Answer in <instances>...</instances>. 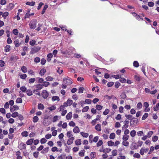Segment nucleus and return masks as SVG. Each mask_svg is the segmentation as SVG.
<instances>
[{"instance_id":"f257e3e1","label":"nucleus","mask_w":159,"mask_h":159,"mask_svg":"<svg viewBox=\"0 0 159 159\" xmlns=\"http://www.w3.org/2000/svg\"><path fill=\"white\" fill-rule=\"evenodd\" d=\"M41 48L40 47H34L31 48V50L30 52V54H34L35 53L38 52Z\"/></svg>"},{"instance_id":"f03ea898","label":"nucleus","mask_w":159,"mask_h":159,"mask_svg":"<svg viewBox=\"0 0 159 159\" xmlns=\"http://www.w3.org/2000/svg\"><path fill=\"white\" fill-rule=\"evenodd\" d=\"M36 24L37 22L36 20L31 21L29 24L30 28L31 29H35L36 27Z\"/></svg>"},{"instance_id":"7ed1b4c3","label":"nucleus","mask_w":159,"mask_h":159,"mask_svg":"<svg viewBox=\"0 0 159 159\" xmlns=\"http://www.w3.org/2000/svg\"><path fill=\"white\" fill-rule=\"evenodd\" d=\"M138 122V119L135 118H133L130 120V125L131 126H133L135 124H137Z\"/></svg>"},{"instance_id":"20e7f679","label":"nucleus","mask_w":159,"mask_h":159,"mask_svg":"<svg viewBox=\"0 0 159 159\" xmlns=\"http://www.w3.org/2000/svg\"><path fill=\"white\" fill-rule=\"evenodd\" d=\"M63 83L68 85L71 84L72 83V82L70 78H64L63 79Z\"/></svg>"},{"instance_id":"39448f33","label":"nucleus","mask_w":159,"mask_h":159,"mask_svg":"<svg viewBox=\"0 0 159 159\" xmlns=\"http://www.w3.org/2000/svg\"><path fill=\"white\" fill-rule=\"evenodd\" d=\"M42 95L44 99H46L48 95V93L46 90H43L42 92Z\"/></svg>"},{"instance_id":"423d86ee","label":"nucleus","mask_w":159,"mask_h":159,"mask_svg":"<svg viewBox=\"0 0 159 159\" xmlns=\"http://www.w3.org/2000/svg\"><path fill=\"white\" fill-rule=\"evenodd\" d=\"M43 88V85H42L40 84H38L36 85V89L34 90L33 92H34L36 91V92H39L38 91L39 90H40L42 89Z\"/></svg>"},{"instance_id":"0eeeda50","label":"nucleus","mask_w":159,"mask_h":159,"mask_svg":"<svg viewBox=\"0 0 159 159\" xmlns=\"http://www.w3.org/2000/svg\"><path fill=\"white\" fill-rule=\"evenodd\" d=\"M18 148L20 150L26 149V145L23 143L21 142L18 146Z\"/></svg>"},{"instance_id":"6e6552de","label":"nucleus","mask_w":159,"mask_h":159,"mask_svg":"<svg viewBox=\"0 0 159 159\" xmlns=\"http://www.w3.org/2000/svg\"><path fill=\"white\" fill-rule=\"evenodd\" d=\"M74 139V138L73 137H71L70 138L68 139L67 143L68 145H70L73 143V141Z\"/></svg>"},{"instance_id":"1a4fd4ad","label":"nucleus","mask_w":159,"mask_h":159,"mask_svg":"<svg viewBox=\"0 0 159 159\" xmlns=\"http://www.w3.org/2000/svg\"><path fill=\"white\" fill-rule=\"evenodd\" d=\"M46 72V70L45 69L43 68L41 69L39 72V74L41 76L43 75Z\"/></svg>"},{"instance_id":"9d476101","label":"nucleus","mask_w":159,"mask_h":159,"mask_svg":"<svg viewBox=\"0 0 159 159\" xmlns=\"http://www.w3.org/2000/svg\"><path fill=\"white\" fill-rule=\"evenodd\" d=\"M72 117V113L70 112L68 113L66 116V118L67 120H69L71 119Z\"/></svg>"},{"instance_id":"9b49d317","label":"nucleus","mask_w":159,"mask_h":159,"mask_svg":"<svg viewBox=\"0 0 159 159\" xmlns=\"http://www.w3.org/2000/svg\"><path fill=\"white\" fill-rule=\"evenodd\" d=\"M73 131L75 133H79L80 130L78 126H75L73 129Z\"/></svg>"},{"instance_id":"f8f14e48","label":"nucleus","mask_w":159,"mask_h":159,"mask_svg":"<svg viewBox=\"0 0 159 159\" xmlns=\"http://www.w3.org/2000/svg\"><path fill=\"white\" fill-rule=\"evenodd\" d=\"M132 14L133 16L139 20H140V19L141 18V16H139L135 13V12H133Z\"/></svg>"},{"instance_id":"ddd939ff","label":"nucleus","mask_w":159,"mask_h":159,"mask_svg":"<svg viewBox=\"0 0 159 159\" xmlns=\"http://www.w3.org/2000/svg\"><path fill=\"white\" fill-rule=\"evenodd\" d=\"M126 157L125 156H122V153L119 154V156L117 157L118 159H125Z\"/></svg>"},{"instance_id":"4468645a","label":"nucleus","mask_w":159,"mask_h":159,"mask_svg":"<svg viewBox=\"0 0 159 159\" xmlns=\"http://www.w3.org/2000/svg\"><path fill=\"white\" fill-rule=\"evenodd\" d=\"M95 129L98 131H100L101 130V125L99 124H97L95 126Z\"/></svg>"},{"instance_id":"2eb2a0df","label":"nucleus","mask_w":159,"mask_h":159,"mask_svg":"<svg viewBox=\"0 0 159 159\" xmlns=\"http://www.w3.org/2000/svg\"><path fill=\"white\" fill-rule=\"evenodd\" d=\"M14 43L15 44V47H18L20 46V43L19 42L18 39H16L14 41Z\"/></svg>"},{"instance_id":"dca6fc26","label":"nucleus","mask_w":159,"mask_h":159,"mask_svg":"<svg viewBox=\"0 0 159 159\" xmlns=\"http://www.w3.org/2000/svg\"><path fill=\"white\" fill-rule=\"evenodd\" d=\"M49 148L48 147H47L46 148H45L43 149V150L42 151L41 153L43 154L46 153L47 152H48Z\"/></svg>"},{"instance_id":"f3484780","label":"nucleus","mask_w":159,"mask_h":159,"mask_svg":"<svg viewBox=\"0 0 159 159\" xmlns=\"http://www.w3.org/2000/svg\"><path fill=\"white\" fill-rule=\"evenodd\" d=\"M10 46L9 45H7L5 47V50L6 52H9L10 50Z\"/></svg>"},{"instance_id":"a211bd4d","label":"nucleus","mask_w":159,"mask_h":159,"mask_svg":"<svg viewBox=\"0 0 159 159\" xmlns=\"http://www.w3.org/2000/svg\"><path fill=\"white\" fill-rule=\"evenodd\" d=\"M136 134V132L135 130H132L130 132V134L132 137H134Z\"/></svg>"},{"instance_id":"6ab92c4d","label":"nucleus","mask_w":159,"mask_h":159,"mask_svg":"<svg viewBox=\"0 0 159 159\" xmlns=\"http://www.w3.org/2000/svg\"><path fill=\"white\" fill-rule=\"evenodd\" d=\"M26 4L27 5L32 6H34L35 5V2L33 1L31 2H26Z\"/></svg>"},{"instance_id":"aec40b11","label":"nucleus","mask_w":159,"mask_h":159,"mask_svg":"<svg viewBox=\"0 0 159 159\" xmlns=\"http://www.w3.org/2000/svg\"><path fill=\"white\" fill-rule=\"evenodd\" d=\"M38 108L39 110H43L44 108L43 105L41 103H39L38 105Z\"/></svg>"},{"instance_id":"412c9836","label":"nucleus","mask_w":159,"mask_h":159,"mask_svg":"<svg viewBox=\"0 0 159 159\" xmlns=\"http://www.w3.org/2000/svg\"><path fill=\"white\" fill-rule=\"evenodd\" d=\"M21 70L24 73H26L27 71V68L24 66H23L21 67Z\"/></svg>"},{"instance_id":"4be33fe9","label":"nucleus","mask_w":159,"mask_h":159,"mask_svg":"<svg viewBox=\"0 0 159 159\" xmlns=\"http://www.w3.org/2000/svg\"><path fill=\"white\" fill-rule=\"evenodd\" d=\"M75 144L76 145H79L81 144V141L80 139H78L75 141Z\"/></svg>"},{"instance_id":"5701e85b","label":"nucleus","mask_w":159,"mask_h":159,"mask_svg":"<svg viewBox=\"0 0 159 159\" xmlns=\"http://www.w3.org/2000/svg\"><path fill=\"white\" fill-rule=\"evenodd\" d=\"M33 143V139H30L28 140L26 142V144L28 145H30L32 144Z\"/></svg>"},{"instance_id":"b1692460","label":"nucleus","mask_w":159,"mask_h":159,"mask_svg":"<svg viewBox=\"0 0 159 159\" xmlns=\"http://www.w3.org/2000/svg\"><path fill=\"white\" fill-rule=\"evenodd\" d=\"M80 134L81 135L84 137L87 138L89 136V134L88 133H84L83 132H81Z\"/></svg>"},{"instance_id":"393cba45","label":"nucleus","mask_w":159,"mask_h":159,"mask_svg":"<svg viewBox=\"0 0 159 159\" xmlns=\"http://www.w3.org/2000/svg\"><path fill=\"white\" fill-rule=\"evenodd\" d=\"M85 152V151L84 150H81L79 153V155L81 157L84 156Z\"/></svg>"},{"instance_id":"a878e982","label":"nucleus","mask_w":159,"mask_h":159,"mask_svg":"<svg viewBox=\"0 0 159 159\" xmlns=\"http://www.w3.org/2000/svg\"><path fill=\"white\" fill-rule=\"evenodd\" d=\"M52 101H54L56 100L59 101L60 99L58 96H54L52 97Z\"/></svg>"},{"instance_id":"bb28decb","label":"nucleus","mask_w":159,"mask_h":159,"mask_svg":"<svg viewBox=\"0 0 159 159\" xmlns=\"http://www.w3.org/2000/svg\"><path fill=\"white\" fill-rule=\"evenodd\" d=\"M96 108L98 110H101L102 108V106L100 105H97L96 106Z\"/></svg>"},{"instance_id":"cd10ccee","label":"nucleus","mask_w":159,"mask_h":159,"mask_svg":"<svg viewBox=\"0 0 159 159\" xmlns=\"http://www.w3.org/2000/svg\"><path fill=\"white\" fill-rule=\"evenodd\" d=\"M18 113L17 112H15L13 113L11 116L15 118L18 116Z\"/></svg>"},{"instance_id":"c85d7f7f","label":"nucleus","mask_w":159,"mask_h":159,"mask_svg":"<svg viewBox=\"0 0 159 159\" xmlns=\"http://www.w3.org/2000/svg\"><path fill=\"white\" fill-rule=\"evenodd\" d=\"M115 137V134L114 133H111L110 135L109 138L111 139H113Z\"/></svg>"},{"instance_id":"c756f323","label":"nucleus","mask_w":159,"mask_h":159,"mask_svg":"<svg viewBox=\"0 0 159 159\" xmlns=\"http://www.w3.org/2000/svg\"><path fill=\"white\" fill-rule=\"evenodd\" d=\"M129 136L128 135H124L122 138L123 141H127L129 139Z\"/></svg>"},{"instance_id":"7c9ffc66","label":"nucleus","mask_w":159,"mask_h":159,"mask_svg":"<svg viewBox=\"0 0 159 159\" xmlns=\"http://www.w3.org/2000/svg\"><path fill=\"white\" fill-rule=\"evenodd\" d=\"M108 145L109 146H113L114 145V143L112 141H108L107 142Z\"/></svg>"},{"instance_id":"2f4dec72","label":"nucleus","mask_w":159,"mask_h":159,"mask_svg":"<svg viewBox=\"0 0 159 159\" xmlns=\"http://www.w3.org/2000/svg\"><path fill=\"white\" fill-rule=\"evenodd\" d=\"M56 107L55 106L53 105L48 108V109H49L50 111H52L56 109Z\"/></svg>"},{"instance_id":"473e14b6","label":"nucleus","mask_w":159,"mask_h":159,"mask_svg":"<svg viewBox=\"0 0 159 159\" xmlns=\"http://www.w3.org/2000/svg\"><path fill=\"white\" fill-rule=\"evenodd\" d=\"M27 94L29 96H30L32 95V93L31 90L28 89L26 90Z\"/></svg>"},{"instance_id":"72a5a7b5","label":"nucleus","mask_w":159,"mask_h":159,"mask_svg":"<svg viewBox=\"0 0 159 159\" xmlns=\"http://www.w3.org/2000/svg\"><path fill=\"white\" fill-rule=\"evenodd\" d=\"M111 149L110 148H107L106 149H103L102 152L105 153H107L110 152Z\"/></svg>"},{"instance_id":"f704fd0d","label":"nucleus","mask_w":159,"mask_h":159,"mask_svg":"<svg viewBox=\"0 0 159 159\" xmlns=\"http://www.w3.org/2000/svg\"><path fill=\"white\" fill-rule=\"evenodd\" d=\"M159 109V103L156 105V106L153 107L154 110L155 111H157Z\"/></svg>"},{"instance_id":"c9c22d12","label":"nucleus","mask_w":159,"mask_h":159,"mask_svg":"<svg viewBox=\"0 0 159 159\" xmlns=\"http://www.w3.org/2000/svg\"><path fill=\"white\" fill-rule=\"evenodd\" d=\"M16 102L17 103H21L22 102V100L21 98H17Z\"/></svg>"},{"instance_id":"e433bc0d","label":"nucleus","mask_w":159,"mask_h":159,"mask_svg":"<svg viewBox=\"0 0 159 159\" xmlns=\"http://www.w3.org/2000/svg\"><path fill=\"white\" fill-rule=\"evenodd\" d=\"M45 79L47 81H51L53 80V78L50 76H48Z\"/></svg>"},{"instance_id":"4c0bfd02","label":"nucleus","mask_w":159,"mask_h":159,"mask_svg":"<svg viewBox=\"0 0 159 159\" xmlns=\"http://www.w3.org/2000/svg\"><path fill=\"white\" fill-rule=\"evenodd\" d=\"M48 6L47 5H46L44 6V7L42 10V14H43L45 13L46 10L48 8Z\"/></svg>"},{"instance_id":"58836bf2","label":"nucleus","mask_w":159,"mask_h":159,"mask_svg":"<svg viewBox=\"0 0 159 159\" xmlns=\"http://www.w3.org/2000/svg\"><path fill=\"white\" fill-rule=\"evenodd\" d=\"M19 59V58L18 57L16 56H11L10 59L11 61H13L14 60H17Z\"/></svg>"},{"instance_id":"ea45409f","label":"nucleus","mask_w":159,"mask_h":159,"mask_svg":"<svg viewBox=\"0 0 159 159\" xmlns=\"http://www.w3.org/2000/svg\"><path fill=\"white\" fill-rule=\"evenodd\" d=\"M148 114L147 113H145L144 114L143 117H142V120H145L148 116Z\"/></svg>"},{"instance_id":"a19ab883","label":"nucleus","mask_w":159,"mask_h":159,"mask_svg":"<svg viewBox=\"0 0 159 159\" xmlns=\"http://www.w3.org/2000/svg\"><path fill=\"white\" fill-rule=\"evenodd\" d=\"M39 118L37 116H34L33 118V121L34 123H35L37 122Z\"/></svg>"},{"instance_id":"79ce46f5","label":"nucleus","mask_w":159,"mask_h":159,"mask_svg":"<svg viewBox=\"0 0 159 159\" xmlns=\"http://www.w3.org/2000/svg\"><path fill=\"white\" fill-rule=\"evenodd\" d=\"M21 135L23 136L27 137L28 136V133L26 131H24L22 133Z\"/></svg>"},{"instance_id":"37998d69","label":"nucleus","mask_w":159,"mask_h":159,"mask_svg":"<svg viewBox=\"0 0 159 159\" xmlns=\"http://www.w3.org/2000/svg\"><path fill=\"white\" fill-rule=\"evenodd\" d=\"M67 104L68 106L71 105L73 102V101L71 100L68 99L67 101Z\"/></svg>"},{"instance_id":"c03bdc74","label":"nucleus","mask_w":159,"mask_h":159,"mask_svg":"<svg viewBox=\"0 0 159 159\" xmlns=\"http://www.w3.org/2000/svg\"><path fill=\"white\" fill-rule=\"evenodd\" d=\"M122 144L123 145L125 146H128L129 145V143L126 141H123L122 142Z\"/></svg>"},{"instance_id":"a18cd8bd","label":"nucleus","mask_w":159,"mask_h":159,"mask_svg":"<svg viewBox=\"0 0 159 159\" xmlns=\"http://www.w3.org/2000/svg\"><path fill=\"white\" fill-rule=\"evenodd\" d=\"M133 65L134 67H137L139 66V63L137 61H134L133 62Z\"/></svg>"},{"instance_id":"49530a36","label":"nucleus","mask_w":159,"mask_h":159,"mask_svg":"<svg viewBox=\"0 0 159 159\" xmlns=\"http://www.w3.org/2000/svg\"><path fill=\"white\" fill-rule=\"evenodd\" d=\"M69 125L71 126L74 127L75 125V123L73 121H71L69 123Z\"/></svg>"},{"instance_id":"de8ad7c7","label":"nucleus","mask_w":159,"mask_h":159,"mask_svg":"<svg viewBox=\"0 0 159 159\" xmlns=\"http://www.w3.org/2000/svg\"><path fill=\"white\" fill-rule=\"evenodd\" d=\"M137 107L139 109H141L142 107V105L141 102H139L137 105Z\"/></svg>"},{"instance_id":"09e8293b","label":"nucleus","mask_w":159,"mask_h":159,"mask_svg":"<svg viewBox=\"0 0 159 159\" xmlns=\"http://www.w3.org/2000/svg\"><path fill=\"white\" fill-rule=\"evenodd\" d=\"M119 81L120 82L122 83H125L126 82V79L120 77Z\"/></svg>"},{"instance_id":"8fccbe9b","label":"nucleus","mask_w":159,"mask_h":159,"mask_svg":"<svg viewBox=\"0 0 159 159\" xmlns=\"http://www.w3.org/2000/svg\"><path fill=\"white\" fill-rule=\"evenodd\" d=\"M89 109V106H86L84 107L82 109V111L83 112L87 111H88Z\"/></svg>"},{"instance_id":"3c124183","label":"nucleus","mask_w":159,"mask_h":159,"mask_svg":"<svg viewBox=\"0 0 159 159\" xmlns=\"http://www.w3.org/2000/svg\"><path fill=\"white\" fill-rule=\"evenodd\" d=\"M109 112V110L108 109H106L105 110V111L103 112V114L104 115H106L107 114H108V113Z\"/></svg>"},{"instance_id":"603ef678","label":"nucleus","mask_w":159,"mask_h":159,"mask_svg":"<svg viewBox=\"0 0 159 159\" xmlns=\"http://www.w3.org/2000/svg\"><path fill=\"white\" fill-rule=\"evenodd\" d=\"M65 107V106L62 105H61L60 106V108H59V111H60L64 110Z\"/></svg>"},{"instance_id":"864d4df0","label":"nucleus","mask_w":159,"mask_h":159,"mask_svg":"<svg viewBox=\"0 0 159 159\" xmlns=\"http://www.w3.org/2000/svg\"><path fill=\"white\" fill-rule=\"evenodd\" d=\"M47 141V140L44 138H42L40 140V142L41 144L45 143Z\"/></svg>"},{"instance_id":"5fc2aeb1","label":"nucleus","mask_w":159,"mask_h":159,"mask_svg":"<svg viewBox=\"0 0 159 159\" xmlns=\"http://www.w3.org/2000/svg\"><path fill=\"white\" fill-rule=\"evenodd\" d=\"M125 116L129 120H131L132 118V116L131 115H125Z\"/></svg>"},{"instance_id":"6e6d98bb","label":"nucleus","mask_w":159,"mask_h":159,"mask_svg":"<svg viewBox=\"0 0 159 159\" xmlns=\"http://www.w3.org/2000/svg\"><path fill=\"white\" fill-rule=\"evenodd\" d=\"M84 89V88L83 87H80L79 89V93H82L83 92V90Z\"/></svg>"},{"instance_id":"4d7b16f0","label":"nucleus","mask_w":159,"mask_h":159,"mask_svg":"<svg viewBox=\"0 0 159 159\" xmlns=\"http://www.w3.org/2000/svg\"><path fill=\"white\" fill-rule=\"evenodd\" d=\"M158 139V137L157 136H155L154 137H153L152 138V140L153 142H156L157 141Z\"/></svg>"},{"instance_id":"13d9d810","label":"nucleus","mask_w":159,"mask_h":159,"mask_svg":"<svg viewBox=\"0 0 159 159\" xmlns=\"http://www.w3.org/2000/svg\"><path fill=\"white\" fill-rule=\"evenodd\" d=\"M20 89L23 92H25L26 91V88L25 86H22L20 88Z\"/></svg>"},{"instance_id":"bf43d9fd","label":"nucleus","mask_w":159,"mask_h":159,"mask_svg":"<svg viewBox=\"0 0 159 159\" xmlns=\"http://www.w3.org/2000/svg\"><path fill=\"white\" fill-rule=\"evenodd\" d=\"M35 42H36V41L35 40H33L30 41V45H31L32 46H34V44L35 43Z\"/></svg>"},{"instance_id":"052dcab7","label":"nucleus","mask_w":159,"mask_h":159,"mask_svg":"<svg viewBox=\"0 0 159 159\" xmlns=\"http://www.w3.org/2000/svg\"><path fill=\"white\" fill-rule=\"evenodd\" d=\"M71 131H69L67 133V136L68 138H70L71 137V136H72L73 135L71 134Z\"/></svg>"},{"instance_id":"680f3d73","label":"nucleus","mask_w":159,"mask_h":159,"mask_svg":"<svg viewBox=\"0 0 159 159\" xmlns=\"http://www.w3.org/2000/svg\"><path fill=\"white\" fill-rule=\"evenodd\" d=\"M120 83L118 82H116L115 83V87L116 88H118L120 85Z\"/></svg>"},{"instance_id":"e2e57ef3","label":"nucleus","mask_w":159,"mask_h":159,"mask_svg":"<svg viewBox=\"0 0 159 159\" xmlns=\"http://www.w3.org/2000/svg\"><path fill=\"white\" fill-rule=\"evenodd\" d=\"M27 77V75L26 74H23V75H20V78L21 79H25Z\"/></svg>"},{"instance_id":"0e129e2a","label":"nucleus","mask_w":159,"mask_h":159,"mask_svg":"<svg viewBox=\"0 0 159 159\" xmlns=\"http://www.w3.org/2000/svg\"><path fill=\"white\" fill-rule=\"evenodd\" d=\"M39 154V152H35L34 153L33 156L37 158V157H38Z\"/></svg>"},{"instance_id":"69168bd1","label":"nucleus","mask_w":159,"mask_h":159,"mask_svg":"<svg viewBox=\"0 0 159 159\" xmlns=\"http://www.w3.org/2000/svg\"><path fill=\"white\" fill-rule=\"evenodd\" d=\"M85 102L88 104H90L91 103L92 101L89 99H86L85 100Z\"/></svg>"},{"instance_id":"338daca9","label":"nucleus","mask_w":159,"mask_h":159,"mask_svg":"<svg viewBox=\"0 0 159 159\" xmlns=\"http://www.w3.org/2000/svg\"><path fill=\"white\" fill-rule=\"evenodd\" d=\"M153 134V132L152 131H150L148 132L147 136L148 138H150Z\"/></svg>"},{"instance_id":"774afa93","label":"nucleus","mask_w":159,"mask_h":159,"mask_svg":"<svg viewBox=\"0 0 159 159\" xmlns=\"http://www.w3.org/2000/svg\"><path fill=\"white\" fill-rule=\"evenodd\" d=\"M35 80L34 78L30 79L29 80V83L30 84L33 83L34 82Z\"/></svg>"}]
</instances>
